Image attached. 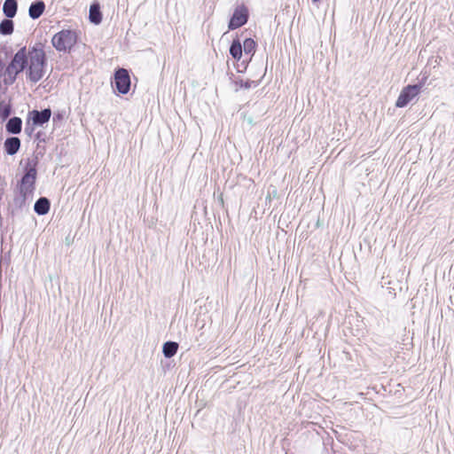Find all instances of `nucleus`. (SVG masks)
I'll return each mask as SVG.
<instances>
[{
    "instance_id": "nucleus-6",
    "label": "nucleus",
    "mask_w": 454,
    "mask_h": 454,
    "mask_svg": "<svg viewBox=\"0 0 454 454\" xmlns=\"http://www.w3.org/2000/svg\"><path fill=\"white\" fill-rule=\"evenodd\" d=\"M420 90H421V86L418 85V84L408 85V86L404 87L402 90V91L395 102V106L396 107L406 106L415 97H417L419 95V93L420 92Z\"/></svg>"
},
{
    "instance_id": "nucleus-1",
    "label": "nucleus",
    "mask_w": 454,
    "mask_h": 454,
    "mask_svg": "<svg viewBox=\"0 0 454 454\" xmlns=\"http://www.w3.org/2000/svg\"><path fill=\"white\" fill-rule=\"evenodd\" d=\"M27 77L31 82H39L45 74L46 58L42 44L35 45L28 51Z\"/></svg>"
},
{
    "instance_id": "nucleus-14",
    "label": "nucleus",
    "mask_w": 454,
    "mask_h": 454,
    "mask_svg": "<svg viewBox=\"0 0 454 454\" xmlns=\"http://www.w3.org/2000/svg\"><path fill=\"white\" fill-rule=\"evenodd\" d=\"M18 10V3L16 0H5L3 5V12L6 18L12 19Z\"/></svg>"
},
{
    "instance_id": "nucleus-2",
    "label": "nucleus",
    "mask_w": 454,
    "mask_h": 454,
    "mask_svg": "<svg viewBox=\"0 0 454 454\" xmlns=\"http://www.w3.org/2000/svg\"><path fill=\"white\" fill-rule=\"evenodd\" d=\"M28 58L26 47H22L14 54L5 70L4 82L6 84H12L16 81L17 75L27 67Z\"/></svg>"
},
{
    "instance_id": "nucleus-15",
    "label": "nucleus",
    "mask_w": 454,
    "mask_h": 454,
    "mask_svg": "<svg viewBox=\"0 0 454 454\" xmlns=\"http://www.w3.org/2000/svg\"><path fill=\"white\" fill-rule=\"evenodd\" d=\"M89 19L91 23L98 25L102 21V13L98 3H93L90 7Z\"/></svg>"
},
{
    "instance_id": "nucleus-9",
    "label": "nucleus",
    "mask_w": 454,
    "mask_h": 454,
    "mask_svg": "<svg viewBox=\"0 0 454 454\" xmlns=\"http://www.w3.org/2000/svg\"><path fill=\"white\" fill-rule=\"evenodd\" d=\"M32 197L26 194L20 193V191L15 190V195L12 204L10 205L12 208V214L13 215L15 211L21 209L26 206L27 200H30Z\"/></svg>"
},
{
    "instance_id": "nucleus-22",
    "label": "nucleus",
    "mask_w": 454,
    "mask_h": 454,
    "mask_svg": "<svg viewBox=\"0 0 454 454\" xmlns=\"http://www.w3.org/2000/svg\"><path fill=\"white\" fill-rule=\"evenodd\" d=\"M34 131V128L33 127H30L29 126V121H27V126L25 128V132L27 134V135H31L32 132Z\"/></svg>"
},
{
    "instance_id": "nucleus-20",
    "label": "nucleus",
    "mask_w": 454,
    "mask_h": 454,
    "mask_svg": "<svg viewBox=\"0 0 454 454\" xmlns=\"http://www.w3.org/2000/svg\"><path fill=\"white\" fill-rule=\"evenodd\" d=\"M256 43L252 38H247L242 45L246 55H253L255 51Z\"/></svg>"
},
{
    "instance_id": "nucleus-16",
    "label": "nucleus",
    "mask_w": 454,
    "mask_h": 454,
    "mask_svg": "<svg viewBox=\"0 0 454 454\" xmlns=\"http://www.w3.org/2000/svg\"><path fill=\"white\" fill-rule=\"evenodd\" d=\"M178 349V344L175 341H167L163 344L162 352L166 358L173 357Z\"/></svg>"
},
{
    "instance_id": "nucleus-17",
    "label": "nucleus",
    "mask_w": 454,
    "mask_h": 454,
    "mask_svg": "<svg viewBox=\"0 0 454 454\" xmlns=\"http://www.w3.org/2000/svg\"><path fill=\"white\" fill-rule=\"evenodd\" d=\"M230 54L234 59H240L242 57V44L239 39H234L230 46Z\"/></svg>"
},
{
    "instance_id": "nucleus-10",
    "label": "nucleus",
    "mask_w": 454,
    "mask_h": 454,
    "mask_svg": "<svg viewBox=\"0 0 454 454\" xmlns=\"http://www.w3.org/2000/svg\"><path fill=\"white\" fill-rule=\"evenodd\" d=\"M4 146L8 155H14L20 148V139L17 137H8L4 141Z\"/></svg>"
},
{
    "instance_id": "nucleus-7",
    "label": "nucleus",
    "mask_w": 454,
    "mask_h": 454,
    "mask_svg": "<svg viewBox=\"0 0 454 454\" xmlns=\"http://www.w3.org/2000/svg\"><path fill=\"white\" fill-rule=\"evenodd\" d=\"M114 82L119 93L127 94L130 89V77L128 70L118 68L114 73Z\"/></svg>"
},
{
    "instance_id": "nucleus-12",
    "label": "nucleus",
    "mask_w": 454,
    "mask_h": 454,
    "mask_svg": "<svg viewBox=\"0 0 454 454\" xmlns=\"http://www.w3.org/2000/svg\"><path fill=\"white\" fill-rule=\"evenodd\" d=\"M51 207V202L46 197L39 198L34 206L35 212L39 215H46Z\"/></svg>"
},
{
    "instance_id": "nucleus-21",
    "label": "nucleus",
    "mask_w": 454,
    "mask_h": 454,
    "mask_svg": "<svg viewBox=\"0 0 454 454\" xmlns=\"http://www.w3.org/2000/svg\"><path fill=\"white\" fill-rule=\"evenodd\" d=\"M258 84H259V82L250 81V80H247V81L239 80V81L236 82V85H238L239 88H244V89L256 87V86H258Z\"/></svg>"
},
{
    "instance_id": "nucleus-18",
    "label": "nucleus",
    "mask_w": 454,
    "mask_h": 454,
    "mask_svg": "<svg viewBox=\"0 0 454 454\" xmlns=\"http://www.w3.org/2000/svg\"><path fill=\"white\" fill-rule=\"evenodd\" d=\"M14 29L13 21L7 18L1 21L0 23V34L4 35H9L12 34Z\"/></svg>"
},
{
    "instance_id": "nucleus-3",
    "label": "nucleus",
    "mask_w": 454,
    "mask_h": 454,
    "mask_svg": "<svg viewBox=\"0 0 454 454\" xmlns=\"http://www.w3.org/2000/svg\"><path fill=\"white\" fill-rule=\"evenodd\" d=\"M37 160H28L25 167V173L18 182L16 189L20 193H26L32 197L35 189V181L37 176L36 170Z\"/></svg>"
},
{
    "instance_id": "nucleus-23",
    "label": "nucleus",
    "mask_w": 454,
    "mask_h": 454,
    "mask_svg": "<svg viewBox=\"0 0 454 454\" xmlns=\"http://www.w3.org/2000/svg\"><path fill=\"white\" fill-rule=\"evenodd\" d=\"M43 135H44V133H43L42 131L37 132L36 135H35L36 139L39 142H44V138L43 137Z\"/></svg>"
},
{
    "instance_id": "nucleus-11",
    "label": "nucleus",
    "mask_w": 454,
    "mask_h": 454,
    "mask_svg": "<svg viewBox=\"0 0 454 454\" xmlns=\"http://www.w3.org/2000/svg\"><path fill=\"white\" fill-rule=\"evenodd\" d=\"M45 9V4L43 0H36L33 2L28 9L29 17L33 20H36L43 13Z\"/></svg>"
},
{
    "instance_id": "nucleus-24",
    "label": "nucleus",
    "mask_w": 454,
    "mask_h": 454,
    "mask_svg": "<svg viewBox=\"0 0 454 454\" xmlns=\"http://www.w3.org/2000/svg\"><path fill=\"white\" fill-rule=\"evenodd\" d=\"M4 67V63L3 61L0 59V69H2Z\"/></svg>"
},
{
    "instance_id": "nucleus-5",
    "label": "nucleus",
    "mask_w": 454,
    "mask_h": 454,
    "mask_svg": "<svg viewBox=\"0 0 454 454\" xmlns=\"http://www.w3.org/2000/svg\"><path fill=\"white\" fill-rule=\"evenodd\" d=\"M248 20V9L244 5H238L229 21L228 28L234 30L245 25Z\"/></svg>"
},
{
    "instance_id": "nucleus-25",
    "label": "nucleus",
    "mask_w": 454,
    "mask_h": 454,
    "mask_svg": "<svg viewBox=\"0 0 454 454\" xmlns=\"http://www.w3.org/2000/svg\"><path fill=\"white\" fill-rule=\"evenodd\" d=\"M320 0H312L313 3H317L319 2Z\"/></svg>"
},
{
    "instance_id": "nucleus-13",
    "label": "nucleus",
    "mask_w": 454,
    "mask_h": 454,
    "mask_svg": "<svg viewBox=\"0 0 454 454\" xmlns=\"http://www.w3.org/2000/svg\"><path fill=\"white\" fill-rule=\"evenodd\" d=\"M22 129V121L20 117H12L6 123V130L10 134L17 135Z\"/></svg>"
},
{
    "instance_id": "nucleus-8",
    "label": "nucleus",
    "mask_w": 454,
    "mask_h": 454,
    "mask_svg": "<svg viewBox=\"0 0 454 454\" xmlns=\"http://www.w3.org/2000/svg\"><path fill=\"white\" fill-rule=\"evenodd\" d=\"M28 121H32L34 126H43L47 123L51 116V111L50 108H45L42 111L33 110L29 112Z\"/></svg>"
},
{
    "instance_id": "nucleus-4",
    "label": "nucleus",
    "mask_w": 454,
    "mask_h": 454,
    "mask_svg": "<svg viewBox=\"0 0 454 454\" xmlns=\"http://www.w3.org/2000/svg\"><path fill=\"white\" fill-rule=\"evenodd\" d=\"M77 35L73 30L64 29L53 35L51 43L58 51H70L76 43Z\"/></svg>"
},
{
    "instance_id": "nucleus-19",
    "label": "nucleus",
    "mask_w": 454,
    "mask_h": 454,
    "mask_svg": "<svg viewBox=\"0 0 454 454\" xmlns=\"http://www.w3.org/2000/svg\"><path fill=\"white\" fill-rule=\"evenodd\" d=\"M12 106L9 103L2 100L0 102V122H4L11 115Z\"/></svg>"
}]
</instances>
